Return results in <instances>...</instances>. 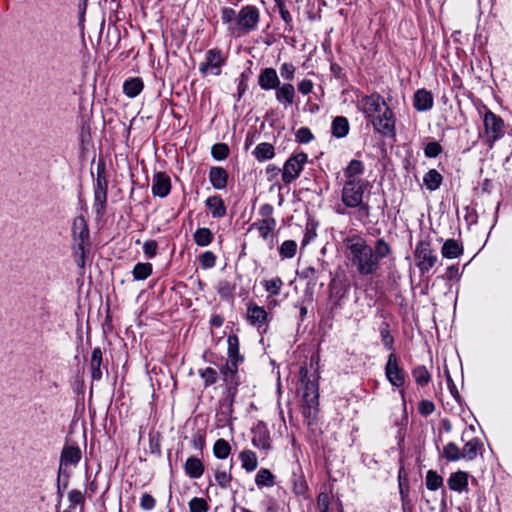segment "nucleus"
Masks as SVG:
<instances>
[{"mask_svg": "<svg viewBox=\"0 0 512 512\" xmlns=\"http://www.w3.org/2000/svg\"><path fill=\"white\" fill-rule=\"evenodd\" d=\"M152 194L161 198L166 197L171 190L170 177L164 172H158L153 176Z\"/></svg>", "mask_w": 512, "mask_h": 512, "instance_id": "4468645a", "label": "nucleus"}, {"mask_svg": "<svg viewBox=\"0 0 512 512\" xmlns=\"http://www.w3.org/2000/svg\"><path fill=\"white\" fill-rule=\"evenodd\" d=\"M385 375L391 385L400 387L404 384L405 376L403 370L399 367L397 356L391 353L385 366Z\"/></svg>", "mask_w": 512, "mask_h": 512, "instance_id": "ddd939ff", "label": "nucleus"}, {"mask_svg": "<svg viewBox=\"0 0 512 512\" xmlns=\"http://www.w3.org/2000/svg\"><path fill=\"white\" fill-rule=\"evenodd\" d=\"M295 137L299 143H303V144L309 143L314 138L311 130L307 127L299 128L296 132Z\"/></svg>", "mask_w": 512, "mask_h": 512, "instance_id": "13d9d810", "label": "nucleus"}, {"mask_svg": "<svg viewBox=\"0 0 512 512\" xmlns=\"http://www.w3.org/2000/svg\"><path fill=\"white\" fill-rule=\"evenodd\" d=\"M442 152V147L437 142H429L425 148L424 153L426 157L435 158Z\"/></svg>", "mask_w": 512, "mask_h": 512, "instance_id": "052dcab7", "label": "nucleus"}, {"mask_svg": "<svg viewBox=\"0 0 512 512\" xmlns=\"http://www.w3.org/2000/svg\"><path fill=\"white\" fill-rule=\"evenodd\" d=\"M276 5L279 9V13L281 15V18L285 23H290L292 21V16L290 12L287 10L284 2L282 0H275Z\"/></svg>", "mask_w": 512, "mask_h": 512, "instance_id": "774afa93", "label": "nucleus"}, {"mask_svg": "<svg viewBox=\"0 0 512 512\" xmlns=\"http://www.w3.org/2000/svg\"><path fill=\"white\" fill-rule=\"evenodd\" d=\"M448 487L456 492H463L468 487V474L464 471L452 473L447 480Z\"/></svg>", "mask_w": 512, "mask_h": 512, "instance_id": "4be33fe9", "label": "nucleus"}, {"mask_svg": "<svg viewBox=\"0 0 512 512\" xmlns=\"http://www.w3.org/2000/svg\"><path fill=\"white\" fill-rule=\"evenodd\" d=\"M296 67L293 63L285 62L280 66V75L284 80L292 81L295 77Z\"/></svg>", "mask_w": 512, "mask_h": 512, "instance_id": "864d4df0", "label": "nucleus"}, {"mask_svg": "<svg viewBox=\"0 0 512 512\" xmlns=\"http://www.w3.org/2000/svg\"><path fill=\"white\" fill-rule=\"evenodd\" d=\"M108 182L105 175V166L99 163L94 184V210L97 215H102L106 208Z\"/></svg>", "mask_w": 512, "mask_h": 512, "instance_id": "0eeeda50", "label": "nucleus"}, {"mask_svg": "<svg viewBox=\"0 0 512 512\" xmlns=\"http://www.w3.org/2000/svg\"><path fill=\"white\" fill-rule=\"evenodd\" d=\"M486 143L490 148L504 136V121L501 117L487 110L483 117Z\"/></svg>", "mask_w": 512, "mask_h": 512, "instance_id": "423d86ee", "label": "nucleus"}, {"mask_svg": "<svg viewBox=\"0 0 512 512\" xmlns=\"http://www.w3.org/2000/svg\"><path fill=\"white\" fill-rule=\"evenodd\" d=\"M132 274L135 280H145L152 274V265L150 263H137Z\"/></svg>", "mask_w": 512, "mask_h": 512, "instance_id": "79ce46f5", "label": "nucleus"}, {"mask_svg": "<svg viewBox=\"0 0 512 512\" xmlns=\"http://www.w3.org/2000/svg\"><path fill=\"white\" fill-rule=\"evenodd\" d=\"M254 447L268 451L271 448L270 438L266 431L258 430L252 438Z\"/></svg>", "mask_w": 512, "mask_h": 512, "instance_id": "4c0bfd02", "label": "nucleus"}, {"mask_svg": "<svg viewBox=\"0 0 512 512\" xmlns=\"http://www.w3.org/2000/svg\"><path fill=\"white\" fill-rule=\"evenodd\" d=\"M433 96L431 92L426 89H419L414 95V108L417 111L423 112L430 110L433 107Z\"/></svg>", "mask_w": 512, "mask_h": 512, "instance_id": "aec40b11", "label": "nucleus"}, {"mask_svg": "<svg viewBox=\"0 0 512 512\" xmlns=\"http://www.w3.org/2000/svg\"><path fill=\"white\" fill-rule=\"evenodd\" d=\"M399 480V493L402 500V509L403 512H409L410 510V500H409V485L405 478H402L401 473L398 477Z\"/></svg>", "mask_w": 512, "mask_h": 512, "instance_id": "e433bc0d", "label": "nucleus"}, {"mask_svg": "<svg viewBox=\"0 0 512 512\" xmlns=\"http://www.w3.org/2000/svg\"><path fill=\"white\" fill-rule=\"evenodd\" d=\"M231 452V446L225 439H218L214 443L213 453L218 459H225Z\"/></svg>", "mask_w": 512, "mask_h": 512, "instance_id": "ea45409f", "label": "nucleus"}, {"mask_svg": "<svg viewBox=\"0 0 512 512\" xmlns=\"http://www.w3.org/2000/svg\"><path fill=\"white\" fill-rule=\"evenodd\" d=\"M143 88V81L138 77L130 78L123 84V92L129 98H134L139 95Z\"/></svg>", "mask_w": 512, "mask_h": 512, "instance_id": "a878e982", "label": "nucleus"}, {"mask_svg": "<svg viewBox=\"0 0 512 512\" xmlns=\"http://www.w3.org/2000/svg\"><path fill=\"white\" fill-rule=\"evenodd\" d=\"M280 84V79L274 68H264L258 75V85L262 90L276 89Z\"/></svg>", "mask_w": 512, "mask_h": 512, "instance_id": "2eb2a0df", "label": "nucleus"}, {"mask_svg": "<svg viewBox=\"0 0 512 512\" xmlns=\"http://www.w3.org/2000/svg\"><path fill=\"white\" fill-rule=\"evenodd\" d=\"M213 238L214 236L212 231L209 228L205 227L198 228L193 234V239L195 243L200 247H205L211 244Z\"/></svg>", "mask_w": 512, "mask_h": 512, "instance_id": "c9c22d12", "label": "nucleus"}, {"mask_svg": "<svg viewBox=\"0 0 512 512\" xmlns=\"http://www.w3.org/2000/svg\"><path fill=\"white\" fill-rule=\"evenodd\" d=\"M380 333H381L383 345L388 350H391L393 348L394 339L391 336L389 329L387 327H385V328L381 329Z\"/></svg>", "mask_w": 512, "mask_h": 512, "instance_id": "69168bd1", "label": "nucleus"}, {"mask_svg": "<svg viewBox=\"0 0 512 512\" xmlns=\"http://www.w3.org/2000/svg\"><path fill=\"white\" fill-rule=\"evenodd\" d=\"M412 375L419 386H426L431 380V375L425 366H418L414 368L412 370Z\"/></svg>", "mask_w": 512, "mask_h": 512, "instance_id": "37998d69", "label": "nucleus"}, {"mask_svg": "<svg viewBox=\"0 0 512 512\" xmlns=\"http://www.w3.org/2000/svg\"><path fill=\"white\" fill-rule=\"evenodd\" d=\"M240 363L235 362L234 360H227V362L220 368V373L222 375L223 381L227 386L228 396L231 398V402L234 400L237 387L239 385L238 380V365Z\"/></svg>", "mask_w": 512, "mask_h": 512, "instance_id": "9d476101", "label": "nucleus"}, {"mask_svg": "<svg viewBox=\"0 0 512 512\" xmlns=\"http://www.w3.org/2000/svg\"><path fill=\"white\" fill-rule=\"evenodd\" d=\"M191 512H208V504L203 498L194 497L189 502Z\"/></svg>", "mask_w": 512, "mask_h": 512, "instance_id": "6e6d98bb", "label": "nucleus"}, {"mask_svg": "<svg viewBox=\"0 0 512 512\" xmlns=\"http://www.w3.org/2000/svg\"><path fill=\"white\" fill-rule=\"evenodd\" d=\"M373 251L376 262L379 263L380 259L387 257L391 253V248L384 239H378Z\"/></svg>", "mask_w": 512, "mask_h": 512, "instance_id": "a18cd8bd", "label": "nucleus"}, {"mask_svg": "<svg viewBox=\"0 0 512 512\" xmlns=\"http://www.w3.org/2000/svg\"><path fill=\"white\" fill-rule=\"evenodd\" d=\"M363 172V162L360 160L353 159L349 162V164L343 171L345 181H366L365 179L361 178Z\"/></svg>", "mask_w": 512, "mask_h": 512, "instance_id": "6ab92c4d", "label": "nucleus"}, {"mask_svg": "<svg viewBox=\"0 0 512 512\" xmlns=\"http://www.w3.org/2000/svg\"><path fill=\"white\" fill-rule=\"evenodd\" d=\"M239 458L242 463V468L245 469L247 472L254 471L258 466L257 456L255 452L252 450H243L239 454Z\"/></svg>", "mask_w": 512, "mask_h": 512, "instance_id": "72a5a7b5", "label": "nucleus"}, {"mask_svg": "<svg viewBox=\"0 0 512 512\" xmlns=\"http://www.w3.org/2000/svg\"><path fill=\"white\" fill-rule=\"evenodd\" d=\"M72 235L77 244L89 245V229L86 220L82 216L74 219L72 224Z\"/></svg>", "mask_w": 512, "mask_h": 512, "instance_id": "dca6fc26", "label": "nucleus"}, {"mask_svg": "<svg viewBox=\"0 0 512 512\" xmlns=\"http://www.w3.org/2000/svg\"><path fill=\"white\" fill-rule=\"evenodd\" d=\"M276 100L282 104L285 108L291 106L296 97L295 87L291 83H281L275 89Z\"/></svg>", "mask_w": 512, "mask_h": 512, "instance_id": "f3484780", "label": "nucleus"}, {"mask_svg": "<svg viewBox=\"0 0 512 512\" xmlns=\"http://www.w3.org/2000/svg\"><path fill=\"white\" fill-rule=\"evenodd\" d=\"M209 180L215 189L222 190L227 186L228 173L222 167H212L209 171Z\"/></svg>", "mask_w": 512, "mask_h": 512, "instance_id": "412c9836", "label": "nucleus"}, {"mask_svg": "<svg viewBox=\"0 0 512 512\" xmlns=\"http://www.w3.org/2000/svg\"><path fill=\"white\" fill-rule=\"evenodd\" d=\"M442 180V175L436 169H430L423 177V183L430 191L437 190L440 187Z\"/></svg>", "mask_w": 512, "mask_h": 512, "instance_id": "2f4dec72", "label": "nucleus"}, {"mask_svg": "<svg viewBox=\"0 0 512 512\" xmlns=\"http://www.w3.org/2000/svg\"><path fill=\"white\" fill-rule=\"evenodd\" d=\"M156 501L154 497L148 493H144L140 500V506L144 510H152L155 507Z\"/></svg>", "mask_w": 512, "mask_h": 512, "instance_id": "0e129e2a", "label": "nucleus"}, {"mask_svg": "<svg viewBox=\"0 0 512 512\" xmlns=\"http://www.w3.org/2000/svg\"><path fill=\"white\" fill-rule=\"evenodd\" d=\"M228 344V359L229 361L234 360L235 362L242 363L244 358L239 352V338L236 335H229L227 338Z\"/></svg>", "mask_w": 512, "mask_h": 512, "instance_id": "7c9ffc66", "label": "nucleus"}, {"mask_svg": "<svg viewBox=\"0 0 512 512\" xmlns=\"http://www.w3.org/2000/svg\"><path fill=\"white\" fill-rule=\"evenodd\" d=\"M81 450L75 445H65L60 456V466L58 471L57 487L60 492V477L63 471V466L73 465L76 466L81 459Z\"/></svg>", "mask_w": 512, "mask_h": 512, "instance_id": "f8f14e48", "label": "nucleus"}, {"mask_svg": "<svg viewBox=\"0 0 512 512\" xmlns=\"http://www.w3.org/2000/svg\"><path fill=\"white\" fill-rule=\"evenodd\" d=\"M443 457L452 462L463 459L462 450L454 443L449 442L443 447Z\"/></svg>", "mask_w": 512, "mask_h": 512, "instance_id": "58836bf2", "label": "nucleus"}, {"mask_svg": "<svg viewBox=\"0 0 512 512\" xmlns=\"http://www.w3.org/2000/svg\"><path fill=\"white\" fill-rule=\"evenodd\" d=\"M237 13L231 7H223L221 9V19L224 24L229 25V29L233 31L234 22L236 21Z\"/></svg>", "mask_w": 512, "mask_h": 512, "instance_id": "09e8293b", "label": "nucleus"}, {"mask_svg": "<svg viewBox=\"0 0 512 512\" xmlns=\"http://www.w3.org/2000/svg\"><path fill=\"white\" fill-rule=\"evenodd\" d=\"M68 500L70 502V507H75L76 505L83 507L85 504L84 494L80 490L76 489H73L68 493Z\"/></svg>", "mask_w": 512, "mask_h": 512, "instance_id": "4d7b16f0", "label": "nucleus"}, {"mask_svg": "<svg viewBox=\"0 0 512 512\" xmlns=\"http://www.w3.org/2000/svg\"><path fill=\"white\" fill-rule=\"evenodd\" d=\"M313 87H314V84L311 80H308V79H303L301 80L298 85H297V89L298 91L303 94V95H308L312 92L313 90Z\"/></svg>", "mask_w": 512, "mask_h": 512, "instance_id": "338daca9", "label": "nucleus"}, {"mask_svg": "<svg viewBox=\"0 0 512 512\" xmlns=\"http://www.w3.org/2000/svg\"><path fill=\"white\" fill-rule=\"evenodd\" d=\"M200 377L204 380L205 387L214 384L218 379V373L215 369L207 367L199 372Z\"/></svg>", "mask_w": 512, "mask_h": 512, "instance_id": "8fccbe9b", "label": "nucleus"}, {"mask_svg": "<svg viewBox=\"0 0 512 512\" xmlns=\"http://www.w3.org/2000/svg\"><path fill=\"white\" fill-rule=\"evenodd\" d=\"M482 446L483 443L478 438H473L467 441L462 449L463 459H466L468 461L474 460L477 457L478 452L482 448Z\"/></svg>", "mask_w": 512, "mask_h": 512, "instance_id": "bb28decb", "label": "nucleus"}, {"mask_svg": "<svg viewBox=\"0 0 512 512\" xmlns=\"http://www.w3.org/2000/svg\"><path fill=\"white\" fill-rule=\"evenodd\" d=\"M296 250V242L293 240H286L281 244L279 248V253L282 258H292L295 256Z\"/></svg>", "mask_w": 512, "mask_h": 512, "instance_id": "de8ad7c7", "label": "nucleus"}, {"mask_svg": "<svg viewBox=\"0 0 512 512\" xmlns=\"http://www.w3.org/2000/svg\"><path fill=\"white\" fill-rule=\"evenodd\" d=\"M268 313L266 310L256 304L249 305L247 308V320L253 326L262 327L267 323Z\"/></svg>", "mask_w": 512, "mask_h": 512, "instance_id": "a211bd4d", "label": "nucleus"}, {"mask_svg": "<svg viewBox=\"0 0 512 512\" xmlns=\"http://www.w3.org/2000/svg\"><path fill=\"white\" fill-rule=\"evenodd\" d=\"M259 20V9L254 5H245L237 13L233 32L238 36L248 34L257 29Z\"/></svg>", "mask_w": 512, "mask_h": 512, "instance_id": "20e7f679", "label": "nucleus"}, {"mask_svg": "<svg viewBox=\"0 0 512 512\" xmlns=\"http://www.w3.org/2000/svg\"><path fill=\"white\" fill-rule=\"evenodd\" d=\"M202 268L210 269L216 264V255L212 251H205L199 258Z\"/></svg>", "mask_w": 512, "mask_h": 512, "instance_id": "603ef678", "label": "nucleus"}, {"mask_svg": "<svg viewBox=\"0 0 512 512\" xmlns=\"http://www.w3.org/2000/svg\"><path fill=\"white\" fill-rule=\"evenodd\" d=\"M211 154L216 160H224L229 155V148L224 143H217L212 146Z\"/></svg>", "mask_w": 512, "mask_h": 512, "instance_id": "3c124183", "label": "nucleus"}, {"mask_svg": "<svg viewBox=\"0 0 512 512\" xmlns=\"http://www.w3.org/2000/svg\"><path fill=\"white\" fill-rule=\"evenodd\" d=\"M213 218H222L226 215V206L218 195L208 197L205 202Z\"/></svg>", "mask_w": 512, "mask_h": 512, "instance_id": "b1692460", "label": "nucleus"}, {"mask_svg": "<svg viewBox=\"0 0 512 512\" xmlns=\"http://www.w3.org/2000/svg\"><path fill=\"white\" fill-rule=\"evenodd\" d=\"M230 467H232V465ZM229 469H231V468H229ZM215 480L221 488L229 487L230 482L232 480V475L230 473V470H225V469L221 470L219 468L216 469L215 470Z\"/></svg>", "mask_w": 512, "mask_h": 512, "instance_id": "49530a36", "label": "nucleus"}, {"mask_svg": "<svg viewBox=\"0 0 512 512\" xmlns=\"http://www.w3.org/2000/svg\"><path fill=\"white\" fill-rule=\"evenodd\" d=\"M369 186L368 181H344L341 201L345 207L355 209L354 216L362 224H366L371 214V207L364 202V193Z\"/></svg>", "mask_w": 512, "mask_h": 512, "instance_id": "7ed1b4c3", "label": "nucleus"}, {"mask_svg": "<svg viewBox=\"0 0 512 512\" xmlns=\"http://www.w3.org/2000/svg\"><path fill=\"white\" fill-rule=\"evenodd\" d=\"M307 159V154L303 152L290 156L283 166L282 181L285 184H290L296 180L300 176Z\"/></svg>", "mask_w": 512, "mask_h": 512, "instance_id": "1a4fd4ad", "label": "nucleus"}, {"mask_svg": "<svg viewBox=\"0 0 512 512\" xmlns=\"http://www.w3.org/2000/svg\"><path fill=\"white\" fill-rule=\"evenodd\" d=\"M300 381L303 386V402L306 408L304 409V415H312L316 412V408L319 404V392L318 383L316 380H311L308 377V370L306 367H301L299 370Z\"/></svg>", "mask_w": 512, "mask_h": 512, "instance_id": "39448f33", "label": "nucleus"}, {"mask_svg": "<svg viewBox=\"0 0 512 512\" xmlns=\"http://www.w3.org/2000/svg\"><path fill=\"white\" fill-rule=\"evenodd\" d=\"M186 474L191 478H200L204 473V465L197 457H189L184 465Z\"/></svg>", "mask_w": 512, "mask_h": 512, "instance_id": "393cba45", "label": "nucleus"}, {"mask_svg": "<svg viewBox=\"0 0 512 512\" xmlns=\"http://www.w3.org/2000/svg\"><path fill=\"white\" fill-rule=\"evenodd\" d=\"M442 255L445 258H457L463 253V247L454 239H448L442 246Z\"/></svg>", "mask_w": 512, "mask_h": 512, "instance_id": "c85d7f7f", "label": "nucleus"}, {"mask_svg": "<svg viewBox=\"0 0 512 512\" xmlns=\"http://www.w3.org/2000/svg\"><path fill=\"white\" fill-rule=\"evenodd\" d=\"M255 483L258 487L262 486H273L274 485V476L270 472V470L266 468H261L255 477Z\"/></svg>", "mask_w": 512, "mask_h": 512, "instance_id": "a19ab883", "label": "nucleus"}, {"mask_svg": "<svg viewBox=\"0 0 512 512\" xmlns=\"http://www.w3.org/2000/svg\"><path fill=\"white\" fill-rule=\"evenodd\" d=\"M358 107L373 125L376 132L386 137L395 136L396 120L394 113L380 94L372 93L371 95L362 96L358 100Z\"/></svg>", "mask_w": 512, "mask_h": 512, "instance_id": "f257e3e1", "label": "nucleus"}, {"mask_svg": "<svg viewBox=\"0 0 512 512\" xmlns=\"http://www.w3.org/2000/svg\"><path fill=\"white\" fill-rule=\"evenodd\" d=\"M103 363V353L99 347L93 349L90 359L91 377L95 381L102 378L101 365Z\"/></svg>", "mask_w": 512, "mask_h": 512, "instance_id": "5701e85b", "label": "nucleus"}, {"mask_svg": "<svg viewBox=\"0 0 512 512\" xmlns=\"http://www.w3.org/2000/svg\"><path fill=\"white\" fill-rule=\"evenodd\" d=\"M158 244L155 240H148L143 244V251L147 258H154L157 254Z\"/></svg>", "mask_w": 512, "mask_h": 512, "instance_id": "680f3d73", "label": "nucleus"}, {"mask_svg": "<svg viewBox=\"0 0 512 512\" xmlns=\"http://www.w3.org/2000/svg\"><path fill=\"white\" fill-rule=\"evenodd\" d=\"M344 297V292L340 289H336L334 285L331 284L330 287V298L333 300L332 310H336L341 307V299Z\"/></svg>", "mask_w": 512, "mask_h": 512, "instance_id": "bf43d9fd", "label": "nucleus"}, {"mask_svg": "<svg viewBox=\"0 0 512 512\" xmlns=\"http://www.w3.org/2000/svg\"><path fill=\"white\" fill-rule=\"evenodd\" d=\"M330 497L327 493L322 492L317 497V507L320 512H329Z\"/></svg>", "mask_w": 512, "mask_h": 512, "instance_id": "e2e57ef3", "label": "nucleus"}, {"mask_svg": "<svg viewBox=\"0 0 512 512\" xmlns=\"http://www.w3.org/2000/svg\"><path fill=\"white\" fill-rule=\"evenodd\" d=\"M224 64V58L220 50L210 49L205 54V60L199 64V71L203 76L213 74L220 75L221 66Z\"/></svg>", "mask_w": 512, "mask_h": 512, "instance_id": "9b49d317", "label": "nucleus"}, {"mask_svg": "<svg viewBox=\"0 0 512 512\" xmlns=\"http://www.w3.org/2000/svg\"><path fill=\"white\" fill-rule=\"evenodd\" d=\"M414 259L421 275H424L436 264L438 258L429 242L420 241L416 245Z\"/></svg>", "mask_w": 512, "mask_h": 512, "instance_id": "6e6552de", "label": "nucleus"}, {"mask_svg": "<svg viewBox=\"0 0 512 512\" xmlns=\"http://www.w3.org/2000/svg\"><path fill=\"white\" fill-rule=\"evenodd\" d=\"M261 284L264 287L265 291L268 293L269 298L278 296L284 285L282 279L278 276L271 279L263 280Z\"/></svg>", "mask_w": 512, "mask_h": 512, "instance_id": "f704fd0d", "label": "nucleus"}, {"mask_svg": "<svg viewBox=\"0 0 512 512\" xmlns=\"http://www.w3.org/2000/svg\"><path fill=\"white\" fill-rule=\"evenodd\" d=\"M88 246L89 245L77 244V247L74 251L75 263L81 269L85 267V255Z\"/></svg>", "mask_w": 512, "mask_h": 512, "instance_id": "5fc2aeb1", "label": "nucleus"}, {"mask_svg": "<svg viewBox=\"0 0 512 512\" xmlns=\"http://www.w3.org/2000/svg\"><path fill=\"white\" fill-rule=\"evenodd\" d=\"M343 243L348 251L347 258L360 275H372L378 270L379 263L376 262L373 248L365 239L359 235H353L345 238Z\"/></svg>", "mask_w": 512, "mask_h": 512, "instance_id": "f03ea898", "label": "nucleus"}, {"mask_svg": "<svg viewBox=\"0 0 512 512\" xmlns=\"http://www.w3.org/2000/svg\"><path fill=\"white\" fill-rule=\"evenodd\" d=\"M257 228L260 236L264 240H271L273 242V231L276 227V220L274 218H264L257 224Z\"/></svg>", "mask_w": 512, "mask_h": 512, "instance_id": "cd10ccee", "label": "nucleus"}, {"mask_svg": "<svg viewBox=\"0 0 512 512\" xmlns=\"http://www.w3.org/2000/svg\"><path fill=\"white\" fill-rule=\"evenodd\" d=\"M443 486V478L434 470H429L426 474V487L431 491L438 490Z\"/></svg>", "mask_w": 512, "mask_h": 512, "instance_id": "c03bdc74", "label": "nucleus"}, {"mask_svg": "<svg viewBox=\"0 0 512 512\" xmlns=\"http://www.w3.org/2000/svg\"><path fill=\"white\" fill-rule=\"evenodd\" d=\"M253 155L260 162L272 159L275 155L274 147L267 142L260 143L255 147Z\"/></svg>", "mask_w": 512, "mask_h": 512, "instance_id": "473e14b6", "label": "nucleus"}, {"mask_svg": "<svg viewBox=\"0 0 512 512\" xmlns=\"http://www.w3.org/2000/svg\"><path fill=\"white\" fill-rule=\"evenodd\" d=\"M332 135L336 138H343L349 132V122L346 117L337 116L332 121L331 126Z\"/></svg>", "mask_w": 512, "mask_h": 512, "instance_id": "c756f323", "label": "nucleus"}]
</instances>
